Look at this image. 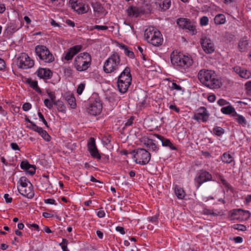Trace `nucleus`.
Instances as JSON below:
<instances>
[{"label":"nucleus","instance_id":"1","mask_svg":"<svg viewBox=\"0 0 251 251\" xmlns=\"http://www.w3.org/2000/svg\"><path fill=\"white\" fill-rule=\"evenodd\" d=\"M198 78L201 83L210 89L219 88L222 85L217 75L212 70H201L198 74Z\"/></svg>","mask_w":251,"mask_h":251},{"label":"nucleus","instance_id":"2","mask_svg":"<svg viewBox=\"0 0 251 251\" xmlns=\"http://www.w3.org/2000/svg\"><path fill=\"white\" fill-rule=\"evenodd\" d=\"M130 69L126 67L118 77L117 87L119 92L124 94L127 92L132 81Z\"/></svg>","mask_w":251,"mask_h":251},{"label":"nucleus","instance_id":"3","mask_svg":"<svg viewBox=\"0 0 251 251\" xmlns=\"http://www.w3.org/2000/svg\"><path fill=\"white\" fill-rule=\"evenodd\" d=\"M122 65L118 53H113L104 62L103 70L106 74L116 73Z\"/></svg>","mask_w":251,"mask_h":251},{"label":"nucleus","instance_id":"4","mask_svg":"<svg viewBox=\"0 0 251 251\" xmlns=\"http://www.w3.org/2000/svg\"><path fill=\"white\" fill-rule=\"evenodd\" d=\"M91 56L87 52L79 53L77 55L74 61V68L79 72L87 70L91 64Z\"/></svg>","mask_w":251,"mask_h":251},{"label":"nucleus","instance_id":"5","mask_svg":"<svg viewBox=\"0 0 251 251\" xmlns=\"http://www.w3.org/2000/svg\"><path fill=\"white\" fill-rule=\"evenodd\" d=\"M171 61L174 66L179 67L184 69L188 68L193 63V60L190 57L180 52L175 53L173 52L171 54Z\"/></svg>","mask_w":251,"mask_h":251},{"label":"nucleus","instance_id":"6","mask_svg":"<svg viewBox=\"0 0 251 251\" xmlns=\"http://www.w3.org/2000/svg\"><path fill=\"white\" fill-rule=\"evenodd\" d=\"M160 32L153 27H149L145 31V38L148 43L159 46L163 42Z\"/></svg>","mask_w":251,"mask_h":251},{"label":"nucleus","instance_id":"7","mask_svg":"<svg viewBox=\"0 0 251 251\" xmlns=\"http://www.w3.org/2000/svg\"><path fill=\"white\" fill-rule=\"evenodd\" d=\"M132 154L137 164L144 165L148 164L151 159V153L144 149H136L132 152Z\"/></svg>","mask_w":251,"mask_h":251},{"label":"nucleus","instance_id":"8","mask_svg":"<svg viewBox=\"0 0 251 251\" xmlns=\"http://www.w3.org/2000/svg\"><path fill=\"white\" fill-rule=\"evenodd\" d=\"M35 52L40 60L46 63H50L54 61V57L49 50L45 46L38 45L35 47Z\"/></svg>","mask_w":251,"mask_h":251},{"label":"nucleus","instance_id":"9","mask_svg":"<svg viewBox=\"0 0 251 251\" xmlns=\"http://www.w3.org/2000/svg\"><path fill=\"white\" fill-rule=\"evenodd\" d=\"M18 66L20 68L26 69L32 68L34 62L25 53H22L18 58Z\"/></svg>","mask_w":251,"mask_h":251},{"label":"nucleus","instance_id":"10","mask_svg":"<svg viewBox=\"0 0 251 251\" xmlns=\"http://www.w3.org/2000/svg\"><path fill=\"white\" fill-rule=\"evenodd\" d=\"M176 23L178 26L182 29H188L192 32V34H195L197 31L195 29V26L190 20L186 18H180L177 20Z\"/></svg>","mask_w":251,"mask_h":251},{"label":"nucleus","instance_id":"11","mask_svg":"<svg viewBox=\"0 0 251 251\" xmlns=\"http://www.w3.org/2000/svg\"><path fill=\"white\" fill-rule=\"evenodd\" d=\"M250 216V213L249 211L244 210L242 209L233 210L231 215L232 219L240 221L247 220Z\"/></svg>","mask_w":251,"mask_h":251},{"label":"nucleus","instance_id":"12","mask_svg":"<svg viewBox=\"0 0 251 251\" xmlns=\"http://www.w3.org/2000/svg\"><path fill=\"white\" fill-rule=\"evenodd\" d=\"M102 108V103L99 99L96 100L91 103L87 108L88 113L92 115L96 116L100 113Z\"/></svg>","mask_w":251,"mask_h":251},{"label":"nucleus","instance_id":"13","mask_svg":"<svg viewBox=\"0 0 251 251\" xmlns=\"http://www.w3.org/2000/svg\"><path fill=\"white\" fill-rule=\"evenodd\" d=\"M201 44L203 50L206 53H211L215 50L214 45L212 41L208 38L204 36L201 39Z\"/></svg>","mask_w":251,"mask_h":251},{"label":"nucleus","instance_id":"14","mask_svg":"<svg viewBox=\"0 0 251 251\" xmlns=\"http://www.w3.org/2000/svg\"><path fill=\"white\" fill-rule=\"evenodd\" d=\"M88 151H89L91 155L94 158L100 159L101 158L99 152V151L96 147L95 144V140L94 138L91 137L89 141L87 144Z\"/></svg>","mask_w":251,"mask_h":251},{"label":"nucleus","instance_id":"15","mask_svg":"<svg viewBox=\"0 0 251 251\" xmlns=\"http://www.w3.org/2000/svg\"><path fill=\"white\" fill-rule=\"evenodd\" d=\"M19 193L24 197L31 199L34 196L33 186L31 183H29L28 186L26 188H17Z\"/></svg>","mask_w":251,"mask_h":251},{"label":"nucleus","instance_id":"16","mask_svg":"<svg viewBox=\"0 0 251 251\" xmlns=\"http://www.w3.org/2000/svg\"><path fill=\"white\" fill-rule=\"evenodd\" d=\"M199 174V176L196 178L198 183V188L200 187L203 183L212 180V177L211 175L206 171L201 170Z\"/></svg>","mask_w":251,"mask_h":251},{"label":"nucleus","instance_id":"17","mask_svg":"<svg viewBox=\"0 0 251 251\" xmlns=\"http://www.w3.org/2000/svg\"><path fill=\"white\" fill-rule=\"evenodd\" d=\"M199 112L195 114L193 116V119L199 121L202 120L203 122H206L208 119L209 114L204 107H201L198 110Z\"/></svg>","mask_w":251,"mask_h":251},{"label":"nucleus","instance_id":"18","mask_svg":"<svg viewBox=\"0 0 251 251\" xmlns=\"http://www.w3.org/2000/svg\"><path fill=\"white\" fill-rule=\"evenodd\" d=\"M81 45H75L70 48L65 53L64 59L67 61L72 60L73 57L81 50Z\"/></svg>","mask_w":251,"mask_h":251},{"label":"nucleus","instance_id":"19","mask_svg":"<svg viewBox=\"0 0 251 251\" xmlns=\"http://www.w3.org/2000/svg\"><path fill=\"white\" fill-rule=\"evenodd\" d=\"M143 142L146 147L151 151L155 152L158 151L159 147L156 145L154 140L146 138L143 140Z\"/></svg>","mask_w":251,"mask_h":251},{"label":"nucleus","instance_id":"20","mask_svg":"<svg viewBox=\"0 0 251 251\" xmlns=\"http://www.w3.org/2000/svg\"><path fill=\"white\" fill-rule=\"evenodd\" d=\"M36 74L38 77L44 79H49L52 75V73L50 69L45 68H39Z\"/></svg>","mask_w":251,"mask_h":251},{"label":"nucleus","instance_id":"21","mask_svg":"<svg viewBox=\"0 0 251 251\" xmlns=\"http://www.w3.org/2000/svg\"><path fill=\"white\" fill-rule=\"evenodd\" d=\"M234 72L238 74L240 77L246 79L249 78L251 76V73L250 71L242 69L239 66L235 67L233 68Z\"/></svg>","mask_w":251,"mask_h":251},{"label":"nucleus","instance_id":"22","mask_svg":"<svg viewBox=\"0 0 251 251\" xmlns=\"http://www.w3.org/2000/svg\"><path fill=\"white\" fill-rule=\"evenodd\" d=\"M155 136L161 141L163 146L169 147L172 150H177L176 148L171 143L169 139L158 134H155Z\"/></svg>","mask_w":251,"mask_h":251},{"label":"nucleus","instance_id":"23","mask_svg":"<svg viewBox=\"0 0 251 251\" xmlns=\"http://www.w3.org/2000/svg\"><path fill=\"white\" fill-rule=\"evenodd\" d=\"M155 3L158 4L162 10L165 11L170 8L171 1V0H156Z\"/></svg>","mask_w":251,"mask_h":251},{"label":"nucleus","instance_id":"24","mask_svg":"<svg viewBox=\"0 0 251 251\" xmlns=\"http://www.w3.org/2000/svg\"><path fill=\"white\" fill-rule=\"evenodd\" d=\"M221 111L226 115H231L232 117L236 115V112L235 108L231 105L223 107L221 108Z\"/></svg>","mask_w":251,"mask_h":251},{"label":"nucleus","instance_id":"25","mask_svg":"<svg viewBox=\"0 0 251 251\" xmlns=\"http://www.w3.org/2000/svg\"><path fill=\"white\" fill-rule=\"evenodd\" d=\"M119 47L124 50L125 54L128 57L130 58H134L135 57L134 52L132 50H130L127 46L123 44H119Z\"/></svg>","mask_w":251,"mask_h":251},{"label":"nucleus","instance_id":"26","mask_svg":"<svg viewBox=\"0 0 251 251\" xmlns=\"http://www.w3.org/2000/svg\"><path fill=\"white\" fill-rule=\"evenodd\" d=\"M249 47V42L244 38L241 39L238 43V48L241 52L245 51Z\"/></svg>","mask_w":251,"mask_h":251},{"label":"nucleus","instance_id":"27","mask_svg":"<svg viewBox=\"0 0 251 251\" xmlns=\"http://www.w3.org/2000/svg\"><path fill=\"white\" fill-rule=\"evenodd\" d=\"M214 22L217 25L224 24L226 22V17L224 14H219L215 16Z\"/></svg>","mask_w":251,"mask_h":251},{"label":"nucleus","instance_id":"28","mask_svg":"<svg viewBox=\"0 0 251 251\" xmlns=\"http://www.w3.org/2000/svg\"><path fill=\"white\" fill-rule=\"evenodd\" d=\"M66 100L68 101V104L70 105L71 108H75L76 104L75 102V99L74 96L69 95L66 96Z\"/></svg>","mask_w":251,"mask_h":251},{"label":"nucleus","instance_id":"29","mask_svg":"<svg viewBox=\"0 0 251 251\" xmlns=\"http://www.w3.org/2000/svg\"><path fill=\"white\" fill-rule=\"evenodd\" d=\"M18 28H17L16 25L14 23H11L7 25V27L5 30V32L9 35L12 34L13 33L16 32Z\"/></svg>","mask_w":251,"mask_h":251},{"label":"nucleus","instance_id":"30","mask_svg":"<svg viewBox=\"0 0 251 251\" xmlns=\"http://www.w3.org/2000/svg\"><path fill=\"white\" fill-rule=\"evenodd\" d=\"M234 117H235V120L243 126H245L247 125V121L243 116L236 113Z\"/></svg>","mask_w":251,"mask_h":251},{"label":"nucleus","instance_id":"31","mask_svg":"<svg viewBox=\"0 0 251 251\" xmlns=\"http://www.w3.org/2000/svg\"><path fill=\"white\" fill-rule=\"evenodd\" d=\"M26 82L29 84L30 86L38 93H41L40 88L38 86L37 81L32 80L31 79H28Z\"/></svg>","mask_w":251,"mask_h":251},{"label":"nucleus","instance_id":"32","mask_svg":"<svg viewBox=\"0 0 251 251\" xmlns=\"http://www.w3.org/2000/svg\"><path fill=\"white\" fill-rule=\"evenodd\" d=\"M127 13L129 16L137 17L139 14V10L138 8L136 7L130 6L127 9Z\"/></svg>","mask_w":251,"mask_h":251},{"label":"nucleus","instance_id":"33","mask_svg":"<svg viewBox=\"0 0 251 251\" xmlns=\"http://www.w3.org/2000/svg\"><path fill=\"white\" fill-rule=\"evenodd\" d=\"M37 132L45 141L49 142L50 140V136L48 132L46 130L43 129L42 127L40 128V129H39Z\"/></svg>","mask_w":251,"mask_h":251},{"label":"nucleus","instance_id":"34","mask_svg":"<svg viewBox=\"0 0 251 251\" xmlns=\"http://www.w3.org/2000/svg\"><path fill=\"white\" fill-rule=\"evenodd\" d=\"M221 159L225 163H230L233 161V157L229 153L225 152L222 156Z\"/></svg>","mask_w":251,"mask_h":251},{"label":"nucleus","instance_id":"35","mask_svg":"<svg viewBox=\"0 0 251 251\" xmlns=\"http://www.w3.org/2000/svg\"><path fill=\"white\" fill-rule=\"evenodd\" d=\"M88 10V6L86 7L84 5L80 4V3H79L78 5V7H75V11L77 12L79 14L85 13L87 12Z\"/></svg>","mask_w":251,"mask_h":251},{"label":"nucleus","instance_id":"36","mask_svg":"<svg viewBox=\"0 0 251 251\" xmlns=\"http://www.w3.org/2000/svg\"><path fill=\"white\" fill-rule=\"evenodd\" d=\"M175 192L177 197L180 199H182L185 195L184 190L181 188L177 186L175 187Z\"/></svg>","mask_w":251,"mask_h":251},{"label":"nucleus","instance_id":"37","mask_svg":"<svg viewBox=\"0 0 251 251\" xmlns=\"http://www.w3.org/2000/svg\"><path fill=\"white\" fill-rule=\"evenodd\" d=\"M29 183H30L28 179L25 177H21L18 181V184L21 186V188H26L28 186Z\"/></svg>","mask_w":251,"mask_h":251},{"label":"nucleus","instance_id":"38","mask_svg":"<svg viewBox=\"0 0 251 251\" xmlns=\"http://www.w3.org/2000/svg\"><path fill=\"white\" fill-rule=\"evenodd\" d=\"M53 105L56 107L58 111L63 113H65L66 112V107L62 101L58 100L54 103Z\"/></svg>","mask_w":251,"mask_h":251},{"label":"nucleus","instance_id":"39","mask_svg":"<svg viewBox=\"0 0 251 251\" xmlns=\"http://www.w3.org/2000/svg\"><path fill=\"white\" fill-rule=\"evenodd\" d=\"M42 188L44 190H47L49 189L50 188H51L52 186L51 185V183L49 179H42Z\"/></svg>","mask_w":251,"mask_h":251},{"label":"nucleus","instance_id":"40","mask_svg":"<svg viewBox=\"0 0 251 251\" xmlns=\"http://www.w3.org/2000/svg\"><path fill=\"white\" fill-rule=\"evenodd\" d=\"M213 132L217 136H220L225 133V130L220 126H215L213 128Z\"/></svg>","mask_w":251,"mask_h":251},{"label":"nucleus","instance_id":"41","mask_svg":"<svg viewBox=\"0 0 251 251\" xmlns=\"http://www.w3.org/2000/svg\"><path fill=\"white\" fill-rule=\"evenodd\" d=\"M94 11L97 12H101L103 10V7L101 4L96 2L92 4Z\"/></svg>","mask_w":251,"mask_h":251},{"label":"nucleus","instance_id":"42","mask_svg":"<svg viewBox=\"0 0 251 251\" xmlns=\"http://www.w3.org/2000/svg\"><path fill=\"white\" fill-rule=\"evenodd\" d=\"M21 168L25 171L29 170L32 167V165H30L27 161H23L21 163Z\"/></svg>","mask_w":251,"mask_h":251},{"label":"nucleus","instance_id":"43","mask_svg":"<svg viewBox=\"0 0 251 251\" xmlns=\"http://www.w3.org/2000/svg\"><path fill=\"white\" fill-rule=\"evenodd\" d=\"M221 183L225 186V187L227 189V190H230L231 191H233V189L231 186L226 182V181L224 179L222 176L220 177Z\"/></svg>","mask_w":251,"mask_h":251},{"label":"nucleus","instance_id":"44","mask_svg":"<svg viewBox=\"0 0 251 251\" xmlns=\"http://www.w3.org/2000/svg\"><path fill=\"white\" fill-rule=\"evenodd\" d=\"M170 88L171 90H176L177 91H182V87L177 85L176 82H173L171 85H169Z\"/></svg>","mask_w":251,"mask_h":251},{"label":"nucleus","instance_id":"45","mask_svg":"<svg viewBox=\"0 0 251 251\" xmlns=\"http://www.w3.org/2000/svg\"><path fill=\"white\" fill-rule=\"evenodd\" d=\"M233 228L235 229L240 230V231H245L246 230V226L243 225L241 224H235L233 226Z\"/></svg>","mask_w":251,"mask_h":251},{"label":"nucleus","instance_id":"46","mask_svg":"<svg viewBox=\"0 0 251 251\" xmlns=\"http://www.w3.org/2000/svg\"><path fill=\"white\" fill-rule=\"evenodd\" d=\"M27 127L28 128L32 130H33L34 131H36L37 132L39 130V129H40V127H39L38 126H37L33 122H30V125L27 126Z\"/></svg>","mask_w":251,"mask_h":251},{"label":"nucleus","instance_id":"47","mask_svg":"<svg viewBox=\"0 0 251 251\" xmlns=\"http://www.w3.org/2000/svg\"><path fill=\"white\" fill-rule=\"evenodd\" d=\"M202 213L205 215H210L213 216H217L220 214V212H218V213H215L212 210L208 209L206 208H205L203 210Z\"/></svg>","mask_w":251,"mask_h":251},{"label":"nucleus","instance_id":"48","mask_svg":"<svg viewBox=\"0 0 251 251\" xmlns=\"http://www.w3.org/2000/svg\"><path fill=\"white\" fill-rule=\"evenodd\" d=\"M44 102L45 105L50 109H51L53 107V104L52 101H50L49 100L45 99Z\"/></svg>","mask_w":251,"mask_h":251},{"label":"nucleus","instance_id":"49","mask_svg":"<svg viewBox=\"0 0 251 251\" xmlns=\"http://www.w3.org/2000/svg\"><path fill=\"white\" fill-rule=\"evenodd\" d=\"M208 23V18L206 16H203L201 18L200 23L201 25H206Z\"/></svg>","mask_w":251,"mask_h":251},{"label":"nucleus","instance_id":"50","mask_svg":"<svg viewBox=\"0 0 251 251\" xmlns=\"http://www.w3.org/2000/svg\"><path fill=\"white\" fill-rule=\"evenodd\" d=\"M85 88V84L83 83H80L77 88V93L78 95H81Z\"/></svg>","mask_w":251,"mask_h":251},{"label":"nucleus","instance_id":"51","mask_svg":"<svg viewBox=\"0 0 251 251\" xmlns=\"http://www.w3.org/2000/svg\"><path fill=\"white\" fill-rule=\"evenodd\" d=\"M93 29H97L98 30H105L108 29V26L105 25H96L94 26Z\"/></svg>","mask_w":251,"mask_h":251},{"label":"nucleus","instance_id":"52","mask_svg":"<svg viewBox=\"0 0 251 251\" xmlns=\"http://www.w3.org/2000/svg\"><path fill=\"white\" fill-rule=\"evenodd\" d=\"M70 4H71L72 8L75 10V7H78L77 1L76 0H69Z\"/></svg>","mask_w":251,"mask_h":251},{"label":"nucleus","instance_id":"53","mask_svg":"<svg viewBox=\"0 0 251 251\" xmlns=\"http://www.w3.org/2000/svg\"><path fill=\"white\" fill-rule=\"evenodd\" d=\"M38 115L39 118L42 121L43 123L47 127H49L48 123H47L46 120H45V119L44 118L43 114L40 112H38Z\"/></svg>","mask_w":251,"mask_h":251},{"label":"nucleus","instance_id":"54","mask_svg":"<svg viewBox=\"0 0 251 251\" xmlns=\"http://www.w3.org/2000/svg\"><path fill=\"white\" fill-rule=\"evenodd\" d=\"M31 108V104L30 103L26 102L23 105V109L24 111H27Z\"/></svg>","mask_w":251,"mask_h":251},{"label":"nucleus","instance_id":"55","mask_svg":"<svg viewBox=\"0 0 251 251\" xmlns=\"http://www.w3.org/2000/svg\"><path fill=\"white\" fill-rule=\"evenodd\" d=\"M217 103L219 105L223 106L227 104L228 102L223 99H220L218 100Z\"/></svg>","mask_w":251,"mask_h":251},{"label":"nucleus","instance_id":"56","mask_svg":"<svg viewBox=\"0 0 251 251\" xmlns=\"http://www.w3.org/2000/svg\"><path fill=\"white\" fill-rule=\"evenodd\" d=\"M134 120V118L133 117H131L129 119H128L125 124V126H131L133 124V121Z\"/></svg>","mask_w":251,"mask_h":251},{"label":"nucleus","instance_id":"57","mask_svg":"<svg viewBox=\"0 0 251 251\" xmlns=\"http://www.w3.org/2000/svg\"><path fill=\"white\" fill-rule=\"evenodd\" d=\"M27 173L30 175H33L35 173V167L34 165H32V167L29 170H26Z\"/></svg>","mask_w":251,"mask_h":251},{"label":"nucleus","instance_id":"58","mask_svg":"<svg viewBox=\"0 0 251 251\" xmlns=\"http://www.w3.org/2000/svg\"><path fill=\"white\" fill-rule=\"evenodd\" d=\"M4 198L7 203H11L12 201V198L11 197H9V194H5L4 195Z\"/></svg>","mask_w":251,"mask_h":251},{"label":"nucleus","instance_id":"59","mask_svg":"<svg viewBox=\"0 0 251 251\" xmlns=\"http://www.w3.org/2000/svg\"><path fill=\"white\" fill-rule=\"evenodd\" d=\"M48 95L53 104L57 101V100H55V96L54 94H52V93H48Z\"/></svg>","mask_w":251,"mask_h":251},{"label":"nucleus","instance_id":"60","mask_svg":"<svg viewBox=\"0 0 251 251\" xmlns=\"http://www.w3.org/2000/svg\"><path fill=\"white\" fill-rule=\"evenodd\" d=\"M5 68V63L3 59L0 58V70H3Z\"/></svg>","mask_w":251,"mask_h":251},{"label":"nucleus","instance_id":"61","mask_svg":"<svg viewBox=\"0 0 251 251\" xmlns=\"http://www.w3.org/2000/svg\"><path fill=\"white\" fill-rule=\"evenodd\" d=\"M11 148L15 151H19L20 148L19 147L18 145L16 143H11Z\"/></svg>","mask_w":251,"mask_h":251},{"label":"nucleus","instance_id":"62","mask_svg":"<svg viewBox=\"0 0 251 251\" xmlns=\"http://www.w3.org/2000/svg\"><path fill=\"white\" fill-rule=\"evenodd\" d=\"M149 218V220L151 222L155 223V222H157V221H158V216L155 215L152 217H150Z\"/></svg>","mask_w":251,"mask_h":251},{"label":"nucleus","instance_id":"63","mask_svg":"<svg viewBox=\"0 0 251 251\" xmlns=\"http://www.w3.org/2000/svg\"><path fill=\"white\" fill-rule=\"evenodd\" d=\"M116 231H117L118 232H119L122 234H125V229L124 227H123L122 226H117L116 227Z\"/></svg>","mask_w":251,"mask_h":251},{"label":"nucleus","instance_id":"64","mask_svg":"<svg viewBox=\"0 0 251 251\" xmlns=\"http://www.w3.org/2000/svg\"><path fill=\"white\" fill-rule=\"evenodd\" d=\"M245 86L247 90L251 93V81L247 82Z\"/></svg>","mask_w":251,"mask_h":251}]
</instances>
